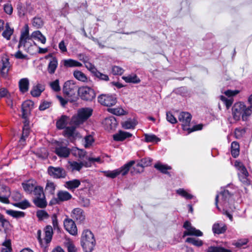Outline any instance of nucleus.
Returning a JSON list of instances; mask_svg holds the SVG:
<instances>
[{"mask_svg":"<svg viewBox=\"0 0 252 252\" xmlns=\"http://www.w3.org/2000/svg\"><path fill=\"white\" fill-rule=\"evenodd\" d=\"M231 155L233 157L236 158L239 155V145L238 142L234 141L231 143Z\"/></svg>","mask_w":252,"mask_h":252,"instance_id":"c9c22d12","label":"nucleus"},{"mask_svg":"<svg viewBox=\"0 0 252 252\" xmlns=\"http://www.w3.org/2000/svg\"><path fill=\"white\" fill-rule=\"evenodd\" d=\"M75 127L74 126L66 127L64 131V134L67 137L72 136L75 131Z\"/></svg>","mask_w":252,"mask_h":252,"instance_id":"864d4df0","label":"nucleus"},{"mask_svg":"<svg viewBox=\"0 0 252 252\" xmlns=\"http://www.w3.org/2000/svg\"><path fill=\"white\" fill-rule=\"evenodd\" d=\"M98 101L104 106L110 107L116 103L117 99L113 95L101 94L98 96Z\"/></svg>","mask_w":252,"mask_h":252,"instance_id":"ddd939ff","label":"nucleus"},{"mask_svg":"<svg viewBox=\"0 0 252 252\" xmlns=\"http://www.w3.org/2000/svg\"><path fill=\"white\" fill-rule=\"evenodd\" d=\"M248 242V239H240L234 243L233 245L237 248H241L243 246L246 245Z\"/></svg>","mask_w":252,"mask_h":252,"instance_id":"69168bd1","label":"nucleus"},{"mask_svg":"<svg viewBox=\"0 0 252 252\" xmlns=\"http://www.w3.org/2000/svg\"><path fill=\"white\" fill-rule=\"evenodd\" d=\"M23 123V133L21 139L25 140L26 138L28 137L31 132L30 121H24Z\"/></svg>","mask_w":252,"mask_h":252,"instance_id":"a878e982","label":"nucleus"},{"mask_svg":"<svg viewBox=\"0 0 252 252\" xmlns=\"http://www.w3.org/2000/svg\"><path fill=\"white\" fill-rule=\"evenodd\" d=\"M48 172L50 176L56 179L64 178L66 175L65 170L59 167L49 166L48 168Z\"/></svg>","mask_w":252,"mask_h":252,"instance_id":"f8f14e48","label":"nucleus"},{"mask_svg":"<svg viewBox=\"0 0 252 252\" xmlns=\"http://www.w3.org/2000/svg\"><path fill=\"white\" fill-rule=\"evenodd\" d=\"M207 252H231L230 250L225 249L222 247H209L207 250Z\"/></svg>","mask_w":252,"mask_h":252,"instance_id":"c03bdc74","label":"nucleus"},{"mask_svg":"<svg viewBox=\"0 0 252 252\" xmlns=\"http://www.w3.org/2000/svg\"><path fill=\"white\" fill-rule=\"evenodd\" d=\"M220 198V203H222L223 205H224L225 203L228 201L230 197V194L228 190H225L223 191H222L218 194L216 197V205L218 209H219L218 203V198Z\"/></svg>","mask_w":252,"mask_h":252,"instance_id":"5701e85b","label":"nucleus"},{"mask_svg":"<svg viewBox=\"0 0 252 252\" xmlns=\"http://www.w3.org/2000/svg\"><path fill=\"white\" fill-rule=\"evenodd\" d=\"M29 81L27 78H23L19 82V87L21 92L25 93L29 90Z\"/></svg>","mask_w":252,"mask_h":252,"instance_id":"bb28decb","label":"nucleus"},{"mask_svg":"<svg viewBox=\"0 0 252 252\" xmlns=\"http://www.w3.org/2000/svg\"><path fill=\"white\" fill-rule=\"evenodd\" d=\"M34 198L33 202L36 206L40 208H45L47 205L43 189L40 186H36L33 190Z\"/></svg>","mask_w":252,"mask_h":252,"instance_id":"423d86ee","label":"nucleus"},{"mask_svg":"<svg viewBox=\"0 0 252 252\" xmlns=\"http://www.w3.org/2000/svg\"><path fill=\"white\" fill-rule=\"evenodd\" d=\"M58 65V60L56 58H53L50 61L48 65L47 70L49 73L54 74Z\"/></svg>","mask_w":252,"mask_h":252,"instance_id":"cd10ccee","label":"nucleus"},{"mask_svg":"<svg viewBox=\"0 0 252 252\" xmlns=\"http://www.w3.org/2000/svg\"><path fill=\"white\" fill-rule=\"evenodd\" d=\"M93 110L90 108H82L79 109L76 115L73 116L71 120L70 124L76 126L84 123L92 115Z\"/></svg>","mask_w":252,"mask_h":252,"instance_id":"f03ea898","label":"nucleus"},{"mask_svg":"<svg viewBox=\"0 0 252 252\" xmlns=\"http://www.w3.org/2000/svg\"><path fill=\"white\" fill-rule=\"evenodd\" d=\"M57 198H53L50 202V205L58 204L60 202L66 201L70 199L72 195L67 191L60 190L57 194Z\"/></svg>","mask_w":252,"mask_h":252,"instance_id":"9b49d317","label":"nucleus"},{"mask_svg":"<svg viewBox=\"0 0 252 252\" xmlns=\"http://www.w3.org/2000/svg\"><path fill=\"white\" fill-rule=\"evenodd\" d=\"M220 99L224 103L227 108H229L233 103V100L232 98L228 99L223 95L220 96Z\"/></svg>","mask_w":252,"mask_h":252,"instance_id":"052dcab7","label":"nucleus"},{"mask_svg":"<svg viewBox=\"0 0 252 252\" xmlns=\"http://www.w3.org/2000/svg\"><path fill=\"white\" fill-rule=\"evenodd\" d=\"M178 119L182 123L183 129L188 131V133H190L195 130H201L202 128V126L201 125L195 126L191 129L189 127L191 119V116L188 112H182L180 113L178 117Z\"/></svg>","mask_w":252,"mask_h":252,"instance_id":"39448f33","label":"nucleus"},{"mask_svg":"<svg viewBox=\"0 0 252 252\" xmlns=\"http://www.w3.org/2000/svg\"><path fill=\"white\" fill-rule=\"evenodd\" d=\"M63 65L66 67H80L82 65L80 62L72 59L64 60Z\"/></svg>","mask_w":252,"mask_h":252,"instance_id":"c85d7f7f","label":"nucleus"},{"mask_svg":"<svg viewBox=\"0 0 252 252\" xmlns=\"http://www.w3.org/2000/svg\"><path fill=\"white\" fill-rule=\"evenodd\" d=\"M2 67L0 71L1 75L5 77L7 76L10 68L9 59L6 56H3L1 58Z\"/></svg>","mask_w":252,"mask_h":252,"instance_id":"412c9836","label":"nucleus"},{"mask_svg":"<svg viewBox=\"0 0 252 252\" xmlns=\"http://www.w3.org/2000/svg\"><path fill=\"white\" fill-rule=\"evenodd\" d=\"M108 111L111 113L117 116L124 115L126 114L125 111L121 107L109 108Z\"/></svg>","mask_w":252,"mask_h":252,"instance_id":"37998d69","label":"nucleus"},{"mask_svg":"<svg viewBox=\"0 0 252 252\" xmlns=\"http://www.w3.org/2000/svg\"><path fill=\"white\" fill-rule=\"evenodd\" d=\"M132 134L128 132L119 130L117 133L113 135V139L116 141H123L126 139L130 137Z\"/></svg>","mask_w":252,"mask_h":252,"instance_id":"4be33fe9","label":"nucleus"},{"mask_svg":"<svg viewBox=\"0 0 252 252\" xmlns=\"http://www.w3.org/2000/svg\"><path fill=\"white\" fill-rule=\"evenodd\" d=\"M124 69L118 66H114L112 67V73L114 75H121L124 72Z\"/></svg>","mask_w":252,"mask_h":252,"instance_id":"680f3d73","label":"nucleus"},{"mask_svg":"<svg viewBox=\"0 0 252 252\" xmlns=\"http://www.w3.org/2000/svg\"><path fill=\"white\" fill-rule=\"evenodd\" d=\"M81 242V245L86 252H91L95 244V241L93 233L89 230L83 231Z\"/></svg>","mask_w":252,"mask_h":252,"instance_id":"20e7f679","label":"nucleus"},{"mask_svg":"<svg viewBox=\"0 0 252 252\" xmlns=\"http://www.w3.org/2000/svg\"><path fill=\"white\" fill-rule=\"evenodd\" d=\"M84 63L85 67L92 73L94 74V73L97 70V69L95 68L94 65L92 63L88 62H85Z\"/></svg>","mask_w":252,"mask_h":252,"instance_id":"0e129e2a","label":"nucleus"},{"mask_svg":"<svg viewBox=\"0 0 252 252\" xmlns=\"http://www.w3.org/2000/svg\"><path fill=\"white\" fill-rule=\"evenodd\" d=\"M71 217L75 220L77 223H80L83 222L86 219L84 211L79 208H75L72 211Z\"/></svg>","mask_w":252,"mask_h":252,"instance_id":"dca6fc26","label":"nucleus"},{"mask_svg":"<svg viewBox=\"0 0 252 252\" xmlns=\"http://www.w3.org/2000/svg\"><path fill=\"white\" fill-rule=\"evenodd\" d=\"M43 22L42 19L39 17H35L32 20V26L36 28H39L43 26Z\"/></svg>","mask_w":252,"mask_h":252,"instance_id":"5fc2aeb1","label":"nucleus"},{"mask_svg":"<svg viewBox=\"0 0 252 252\" xmlns=\"http://www.w3.org/2000/svg\"><path fill=\"white\" fill-rule=\"evenodd\" d=\"M74 77L79 81L86 82L88 81V78L86 75L82 71L75 70L73 72Z\"/></svg>","mask_w":252,"mask_h":252,"instance_id":"72a5a7b5","label":"nucleus"},{"mask_svg":"<svg viewBox=\"0 0 252 252\" xmlns=\"http://www.w3.org/2000/svg\"><path fill=\"white\" fill-rule=\"evenodd\" d=\"M55 188L56 186L53 182H48L47 183L45 189L50 193L53 194L54 193Z\"/></svg>","mask_w":252,"mask_h":252,"instance_id":"603ef678","label":"nucleus"},{"mask_svg":"<svg viewBox=\"0 0 252 252\" xmlns=\"http://www.w3.org/2000/svg\"><path fill=\"white\" fill-rule=\"evenodd\" d=\"M186 242L198 247L201 246L203 244V242L201 240L196 239L194 238H188L186 240Z\"/></svg>","mask_w":252,"mask_h":252,"instance_id":"3c124183","label":"nucleus"},{"mask_svg":"<svg viewBox=\"0 0 252 252\" xmlns=\"http://www.w3.org/2000/svg\"><path fill=\"white\" fill-rule=\"evenodd\" d=\"M134 163V160H131L120 168L113 170L102 171L101 172L105 176L111 179L115 178L120 175L124 176L128 173L130 168Z\"/></svg>","mask_w":252,"mask_h":252,"instance_id":"7ed1b4c3","label":"nucleus"},{"mask_svg":"<svg viewBox=\"0 0 252 252\" xmlns=\"http://www.w3.org/2000/svg\"><path fill=\"white\" fill-rule=\"evenodd\" d=\"M55 153L61 158H67L70 154V150L66 146L58 145L55 148Z\"/></svg>","mask_w":252,"mask_h":252,"instance_id":"aec40b11","label":"nucleus"},{"mask_svg":"<svg viewBox=\"0 0 252 252\" xmlns=\"http://www.w3.org/2000/svg\"><path fill=\"white\" fill-rule=\"evenodd\" d=\"M232 111L235 120L238 121L242 118L243 121H246L252 114V105L247 106L244 103L239 102L233 105Z\"/></svg>","mask_w":252,"mask_h":252,"instance_id":"f257e3e1","label":"nucleus"},{"mask_svg":"<svg viewBox=\"0 0 252 252\" xmlns=\"http://www.w3.org/2000/svg\"><path fill=\"white\" fill-rule=\"evenodd\" d=\"M74 154L76 156H78L80 158H83L86 155V152L83 150L77 148L74 151Z\"/></svg>","mask_w":252,"mask_h":252,"instance_id":"774afa93","label":"nucleus"},{"mask_svg":"<svg viewBox=\"0 0 252 252\" xmlns=\"http://www.w3.org/2000/svg\"><path fill=\"white\" fill-rule=\"evenodd\" d=\"M10 195L9 188L4 185H0V201L5 204L9 203L8 198Z\"/></svg>","mask_w":252,"mask_h":252,"instance_id":"6ab92c4d","label":"nucleus"},{"mask_svg":"<svg viewBox=\"0 0 252 252\" xmlns=\"http://www.w3.org/2000/svg\"><path fill=\"white\" fill-rule=\"evenodd\" d=\"M177 193L186 199H191L193 196L183 189H179L176 190Z\"/></svg>","mask_w":252,"mask_h":252,"instance_id":"ea45409f","label":"nucleus"},{"mask_svg":"<svg viewBox=\"0 0 252 252\" xmlns=\"http://www.w3.org/2000/svg\"><path fill=\"white\" fill-rule=\"evenodd\" d=\"M65 246L67 248L68 252H76L77 249L74 244L70 240H67L65 243Z\"/></svg>","mask_w":252,"mask_h":252,"instance_id":"de8ad7c7","label":"nucleus"},{"mask_svg":"<svg viewBox=\"0 0 252 252\" xmlns=\"http://www.w3.org/2000/svg\"><path fill=\"white\" fill-rule=\"evenodd\" d=\"M6 213L13 217L15 218H20L24 217L25 216V214L23 212L21 211H14L12 210H8L6 211Z\"/></svg>","mask_w":252,"mask_h":252,"instance_id":"58836bf2","label":"nucleus"},{"mask_svg":"<svg viewBox=\"0 0 252 252\" xmlns=\"http://www.w3.org/2000/svg\"><path fill=\"white\" fill-rule=\"evenodd\" d=\"M68 163L72 171H80L84 165L83 162H78L77 161H69Z\"/></svg>","mask_w":252,"mask_h":252,"instance_id":"4c0bfd02","label":"nucleus"},{"mask_svg":"<svg viewBox=\"0 0 252 252\" xmlns=\"http://www.w3.org/2000/svg\"><path fill=\"white\" fill-rule=\"evenodd\" d=\"M50 86L55 92H59L61 90V87L59 85V81L57 79L50 83Z\"/></svg>","mask_w":252,"mask_h":252,"instance_id":"6e6d98bb","label":"nucleus"},{"mask_svg":"<svg viewBox=\"0 0 252 252\" xmlns=\"http://www.w3.org/2000/svg\"><path fill=\"white\" fill-rule=\"evenodd\" d=\"M65 229L71 235L75 236L77 234V228L74 220L69 218H66L63 220Z\"/></svg>","mask_w":252,"mask_h":252,"instance_id":"4468645a","label":"nucleus"},{"mask_svg":"<svg viewBox=\"0 0 252 252\" xmlns=\"http://www.w3.org/2000/svg\"><path fill=\"white\" fill-rule=\"evenodd\" d=\"M77 87L73 81H67L64 84L63 91L68 96H72L75 94Z\"/></svg>","mask_w":252,"mask_h":252,"instance_id":"f3484780","label":"nucleus"},{"mask_svg":"<svg viewBox=\"0 0 252 252\" xmlns=\"http://www.w3.org/2000/svg\"><path fill=\"white\" fill-rule=\"evenodd\" d=\"M94 141V138L91 135H88L84 138V145L86 148L90 147Z\"/></svg>","mask_w":252,"mask_h":252,"instance_id":"a19ab883","label":"nucleus"},{"mask_svg":"<svg viewBox=\"0 0 252 252\" xmlns=\"http://www.w3.org/2000/svg\"><path fill=\"white\" fill-rule=\"evenodd\" d=\"M51 219L54 229L55 230H57L58 231H60V228L59 225L57 215L54 214L51 217Z\"/></svg>","mask_w":252,"mask_h":252,"instance_id":"49530a36","label":"nucleus"},{"mask_svg":"<svg viewBox=\"0 0 252 252\" xmlns=\"http://www.w3.org/2000/svg\"><path fill=\"white\" fill-rule=\"evenodd\" d=\"M102 123L104 128L108 131L115 129L118 125L116 118L113 116L106 118Z\"/></svg>","mask_w":252,"mask_h":252,"instance_id":"a211bd4d","label":"nucleus"},{"mask_svg":"<svg viewBox=\"0 0 252 252\" xmlns=\"http://www.w3.org/2000/svg\"><path fill=\"white\" fill-rule=\"evenodd\" d=\"M13 31L8 26L6 27L5 30L2 32V36L7 40H9L11 35L12 34Z\"/></svg>","mask_w":252,"mask_h":252,"instance_id":"8fccbe9b","label":"nucleus"},{"mask_svg":"<svg viewBox=\"0 0 252 252\" xmlns=\"http://www.w3.org/2000/svg\"><path fill=\"white\" fill-rule=\"evenodd\" d=\"M145 136V141L147 142H158L160 141V139L157 137L154 134H145L144 135Z\"/></svg>","mask_w":252,"mask_h":252,"instance_id":"a18cd8bd","label":"nucleus"},{"mask_svg":"<svg viewBox=\"0 0 252 252\" xmlns=\"http://www.w3.org/2000/svg\"><path fill=\"white\" fill-rule=\"evenodd\" d=\"M234 166L238 171V176L240 181L244 184H249L250 181L248 179L249 174L243 163L236 160Z\"/></svg>","mask_w":252,"mask_h":252,"instance_id":"0eeeda50","label":"nucleus"},{"mask_svg":"<svg viewBox=\"0 0 252 252\" xmlns=\"http://www.w3.org/2000/svg\"><path fill=\"white\" fill-rule=\"evenodd\" d=\"M94 75L101 80L108 81L109 80V78L107 75L103 74L97 70L94 73Z\"/></svg>","mask_w":252,"mask_h":252,"instance_id":"09e8293b","label":"nucleus"},{"mask_svg":"<svg viewBox=\"0 0 252 252\" xmlns=\"http://www.w3.org/2000/svg\"><path fill=\"white\" fill-rule=\"evenodd\" d=\"M32 101L26 100L24 102L21 107V117L24 121H29V117L31 114Z\"/></svg>","mask_w":252,"mask_h":252,"instance_id":"2eb2a0df","label":"nucleus"},{"mask_svg":"<svg viewBox=\"0 0 252 252\" xmlns=\"http://www.w3.org/2000/svg\"><path fill=\"white\" fill-rule=\"evenodd\" d=\"M240 93L239 90H228L226 91L224 93L228 97L233 96L238 94Z\"/></svg>","mask_w":252,"mask_h":252,"instance_id":"338daca9","label":"nucleus"},{"mask_svg":"<svg viewBox=\"0 0 252 252\" xmlns=\"http://www.w3.org/2000/svg\"><path fill=\"white\" fill-rule=\"evenodd\" d=\"M78 92L81 98L85 100H92L95 96L94 91L87 86H83L78 89Z\"/></svg>","mask_w":252,"mask_h":252,"instance_id":"9d476101","label":"nucleus"},{"mask_svg":"<svg viewBox=\"0 0 252 252\" xmlns=\"http://www.w3.org/2000/svg\"><path fill=\"white\" fill-rule=\"evenodd\" d=\"M166 119L167 121L172 124H176L177 122V119L170 112L166 113Z\"/></svg>","mask_w":252,"mask_h":252,"instance_id":"e2e57ef3","label":"nucleus"},{"mask_svg":"<svg viewBox=\"0 0 252 252\" xmlns=\"http://www.w3.org/2000/svg\"><path fill=\"white\" fill-rule=\"evenodd\" d=\"M69 118L67 116L63 115L61 118L57 122L56 126L59 129L64 128L67 124V121Z\"/></svg>","mask_w":252,"mask_h":252,"instance_id":"7c9ffc66","label":"nucleus"},{"mask_svg":"<svg viewBox=\"0 0 252 252\" xmlns=\"http://www.w3.org/2000/svg\"><path fill=\"white\" fill-rule=\"evenodd\" d=\"M32 38L45 44L46 41L45 37L39 31L32 32Z\"/></svg>","mask_w":252,"mask_h":252,"instance_id":"e433bc0d","label":"nucleus"},{"mask_svg":"<svg viewBox=\"0 0 252 252\" xmlns=\"http://www.w3.org/2000/svg\"><path fill=\"white\" fill-rule=\"evenodd\" d=\"M53 227L50 225H47L44 228V233L45 236L43 240H42L41 238V231L40 230H38L37 232V238L40 243V244L43 247H46V245L50 243L52 239V236L53 234Z\"/></svg>","mask_w":252,"mask_h":252,"instance_id":"6e6552de","label":"nucleus"},{"mask_svg":"<svg viewBox=\"0 0 252 252\" xmlns=\"http://www.w3.org/2000/svg\"><path fill=\"white\" fill-rule=\"evenodd\" d=\"M36 215L39 220L43 221L49 218V215L44 210H38L36 211Z\"/></svg>","mask_w":252,"mask_h":252,"instance_id":"473e14b6","label":"nucleus"},{"mask_svg":"<svg viewBox=\"0 0 252 252\" xmlns=\"http://www.w3.org/2000/svg\"><path fill=\"white\" fill-rule=\"evenodd\" d=\"M190 235H194L196 236H202L203 233L199 230L196 229L195 227H192L189 230Z\"/></svg>","mask_w":252,"mask_h":252,"instance_id":"bf43d9fd","label":"nucleus"},{"mask_svg":"<svg viewBox=\"0 0 252 252\" xmlns=\"http://www.w3.org/2000/svg\"><path fill=\"white\" fill-rule=\"evenodd\" d=\"M122 79L126 83H138L140 82V80L137 77L135 74H130L126 76H124Z\"/></svg>","mask_w":252,"mask_h":252,"instance_id":"2f4dec72","label":"nucleus"},{"mask_svg":"<svg viewBox=\"0 0 252 252\" xmlns=\"http://www.w3.org/2000/svg\"><path fill=\"white\" fill-rule=\"evenodd\" d=\"M31 38L29 36V28L27 25H25L23 30L21 32L20 40L18 47L20 48L22 46L25 48L28 52L30 51V48L31 46L29 41Z\"/></svg>","mask_w":252,"mask_h":252,"instance_id":"1a4fd4ad","label":"nucleus"},{"mask_svg":"<svg viewBox=\"0 0 252 252\" xmlns=\"http://www.w3.org/2000/svg\"><path fill=\"white\" fill-rule=\"evenodd\" d=\"M137 124V122L135 119H128L122 123V126L125 129H134Z\"/></svg>","mask_w":252,"mask_h":252,"instance_id":"393cba45","label":"nucleus"},{"mask_svg":"<svg viewBox=\"0 0 252 252\" xmlns=\"http://www.w3.org/2000/svg\"><path fill=\"white\" fill-rule=\"evenodd\" d=\"M80 185V181L77 179H74L66 182L65 183V187L68 189H73L78 188Z\"/></svg>","mask_w":252,"mask_h":252,"instance_id":"f704fd0d","label":"nucleus"},{"mask_svg":"<svg viewBox=\"0 0 252 252\" xmlns=\"http://www.w3.org/2000/svg\"><path fill=\"white\" fill-rule=\"evenodd\" d=\"M24 189L28 193H32V183L30 180L27 181L22 184Z\"/></svg>","mask_w":252,"mask_h":252,"instance_id":"13d9d810","label":"nucleus"},{"mask_svg":"<svg viewBox=\"0 0 252 252\" xmlns=\"http://www.w3.org/2000/svg\"><path fill=\"white\" fill-rule=\"evenodd\" d=\"M226 230V226L222 223H215L212 226V231L214 234L224 233Z\"/></svg>","mask_w":252,"mask_h":252,"instance_id":"b1692460","label":"nucleus"},{"mask_svg":"<svg viewBox=\"0 0 252 252\" xmlns=\"http://www.w3.org/2000/svg\"><path fill=\"white\" fill-rule=\"evenodd\" d=\"M14 206L25 209L30 206V203L26 200L14 204Z\"/></svg>","mask_w":252,"mask_h":252,"instance_id":"4d7b16f0","label":"nucleus"},{"mask_svg":"<svg viewBox=\"0 0 252 252\" xmlns=\"http://www.w3.org/2000/svg\"><path fill=\"white\" fill-rule=\"evenodd\" d=\"M154 167L160 171L161 173L164 174H168V172L167 171L168 170H171L172 169L170 166H169L166 164H163L160 162H158L156 163Z\"/></svg>","mask_w":252,"mask_h":252,"instance_id":"c756f323","label":"nucleus"},{"mask_svg":"<svg viewBox=\"0 0 252 252\" xmlns=\"http://www.w3.org/2000/svg\"><path fill=\"white\" fill-rule=\"evenodd\" d=\"M44 90V87L41 84H38L34 87L32 90V96H38Z\"/></svg>","mask_w":252,"mask_h":252,"instance_id":"79ce46f5","label":"nucleus"}]
</instances>
